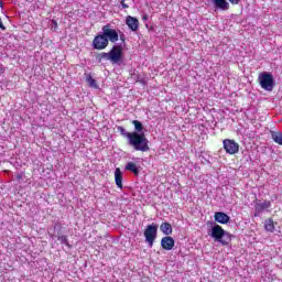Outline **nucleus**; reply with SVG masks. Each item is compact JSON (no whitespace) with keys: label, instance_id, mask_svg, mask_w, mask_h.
Returning <instances> with one entry per match:
<instances>
[{"label":"nucleus","instance_id":"nucleus-1","mask_svg":"<svg viewBox=\"0 0 282 282\" xmlns=\"http://www.w3.org/2000/svg\"><path fill=\"white\" fill-rule=\"evenodd\" d=\"M117 129L120 135H123V138H128L129 145L132 147L134 151H141V153H147L148 151H151V148L149 147V139H147L144 132H128L127 129H124V127L122 126H119Z\"/></svg>","mask_w":282,"mask_h":282},{"label":"nucleus","instance_id":"nucleus-2","mask_svg":"<svg viewBox=\"0 0 282 282\" xmlns=\"http://www.w3.org/2000/svg\"><path fill=\"white\" fill-rule=\"evenodd\" d=\"M212 237L216 241H219V243H221V246H228V243H230V241H232V239H231L232 235L226 232V230H224V228L219 225H215L212 228Z\"/></svg>","mask_w":282,"mask_h":282},{"label":"nucleus","instance_id":"nucleus-3","mask_svg":"<svg viewBox=\"0 0 282 282\" xmlns=\"http://www.w3.org/2000/svg\"><path fill=\"white\" fill-rule=\"evenodd\" d=\"M258 80L264 91H272V89H274V76L271 73H261Z\"/></svg>","mask_w":282,"mask_h":282},{"label":"nucleus","instance_id":"nucleus-4","mask_svg":"<svg viewBox=\"0 0 282 282\" xmlns=\"http://www.w3.org/2000/svg\"><path fill=\"white\" fill-rule=\"evenodd\" d=\"M143 235L148 246H150V248H153V243H155V239H158V225H148Z\"/></svg>","mask_w":282,"mask_h":282},{"label":"nucleus","instance_id":"nucleus-5","mask_svg":"<svg viewBox=\"0 0 282 282\" xmlns=\"http://www.w3.org/2000/svg\"><path fill=\"white\" fill-rule=\"evenodd\" d=\"M102 34L108 40V43H118V40L120 39V35H118V31H116L113 28H111V24L108 23L102 26Z\"/></svg>","mask_w":282,"mask_h":282},{"label":"nucleus","instance_id":"nucleus-6","mask_svg":"<svg viewBox=\"0 0 282 282\" xmlns=\"http://www.w3.org/2000/svg\"><path fill=\"white\" fill-rule=\"evenodd\" d=\"M109 46V40L105 36V33L97 34L93 40L94 50H106Z\"/></svg>","mask_w":282,"mask_h":282},{"label":"nucleus","instance_id":"nucleus-7","mask_svg":"<svg viewBox=\"0 0 282 282\" xmlns=\"http://www.w3.org/2000/svg\"><path fill=\"white\" fill-rule=\"evenodd\" d=\"M223 147H224L226 153H228L229 155H235V154L239 153V143H237L232 139H225L223 141Z\"/></svg>","mask_w":282,"mask_h":282},{"label":"nucleus","instance_id":"nucleus-8","mask_svg":"<svg viewBox=\"0 0 282 282\" xmlns=\"http://www.w3.org/2000/svg\"><path fill=\"white\" fill-rule=\"evenodd\" d=\"M109 61L111 63H120L122 61V46H112V48L109 51Z\"/></svg>","mask_w":282,"mask_h":282},{"label":"nucleus","instance_id":"nucleus-9","mask_svg":"<svg viewBox=\"0 0 282 282\" xmlns=\"http://www.w3.org/2000/svg\"><path fill=\"white\" fill-rule=\"evenodd\" d=\"M126 25H128L131 32H138V30H140V20L135 17L128 15L126 18Z\"/></svg>","mask_w":282,"mask_h":282},{"label":"nucleus","instance_id":"nucleus-10","mask_svg":"<svg viewBox=\"0 0 282 282\" xmlns=\"http://www.w3.org/2000/svg\"><path fill=\"white\" fill-rule=\"evenodd\" d=\"M161 248L163 250H173L175 248V239L171 236H165L161 239Z\"/></svg>","mask_w":282,"mask_h":282},{"label":"nucleus","instance_id":"nucleus-11","mask_svg":"<svg viewBox=\"0 0 282 282\" xmlns=\"http://www.w3.org/2000/svg\"><path fill=\"white\" fill-rule=\"evenodd\" d=\"M214 219L215 221H217V224H228L230 221V216H228L224 212H216L214 215Z\"/></svg>","mask_w":282,"mask_h":282},{"label":"nucleus","instance_id":"nucleus-12","mask_svg":"<svg viewBox=\"0 0 282 282\" xmlns=\"http://www.w3.org/2000/svg\"><path fill=\"white\" fill-rule=\"evenodd\" d=\"M161 232L165 235V237H170V235H173V226H171V223H162L160 226Z\"/></svg>","mask_w":282,"mask_h":282},{"label":"nucleus","instance_id":"nucleus-13","mask_svg":"<svg viewBox=\"0 0 282 282\" xmlns=\"http://www.w3.org/2000/svg\"><path fill=\"white\" fill-rule=\"evenodd\" d=\"M276 224L272 218H268L264 220V230H267V232H274L275 228H276Z\"/></svg>","mask_w":282,"mask_h":282},{"label":"nucleus","instance_id":"nucleus-14","mask_svg":"<svg viewBox=\"0 0 282 282\" xmlns=\"http://www.w3.org/2000/svg\"><path fill=\"white\" fill-rule=\"evenodd\" d=\"M214 6L219 10H230V3H228L226 0H214Z\"/></svg>","mask_w":282,"mask_h":282},{"label":"nucleus","instance_id":"nucleus-15","mask_svg":"<svg viewBox=\"0 0 282 282\" xmlns=\"http://www.w3.org/2000/svg\"><path fill=\"white\" fill-rule=\"evenodd\" d=\"M115 182H116V185L118 186V188H121L123 187L122 185V171H120V167H117L116 171H115Z\"/></svg>","mask_w":282,"mask_h":282},{"label":"nucleus","instance_id":"nucleus-16","mask_svg":"<svg viewBox=\"0 0 282 282\" xmlns=\"http://www.w3.org/2000/svg\"><path fill=\"white\" fill-rule=\"evenodd\" d=\"M271 139L275 144H280V147H282V132L271 131Z\"/></svg>","mask_w":282,"mask_h":282},{"label":"nucleus","instance_id":"nucleus-17","mask_svg":"<svg viewBox=\"0 0 282 282\" xmlns=\"http://www.w3.org/2000/svg\"><path fill=\"white\" fill-rule=\"evenodd\" d=\"M126 171H130L131 173H134V175H140V170L138 169V165L133 162H128L126 165Z\"/></svg>","mask_w":282,"mask_h":282},{"label":"nucleus","instance_id":"nucleus-18","mask_svg":"<svg viewBox=\"0 0 282 282\" xmlns=\"http://www.w3.org/2000/svg\"><path fill=\"white\" fill-rule=\"evenodd\" d=\"M57 239L67 248H72V245H69V238H67L65 235H61V231L57 232Z\"/></svg>","mask_w":282,"mask_h":282},{"label":"nucleus","instance_id":"nucleus-19","mask_svg":"<svg viewBox=\"0 0 282 282\" xmlns=\"http://www.w3.org/2000/svg\"><path fill=\"white\" fill-rule=\"evenodd\" d=\"M86 83H88L89 87H91L93 89H98V83L89 74L86 75Z\"/></svg>","mask_w":282,"mask_h":282},{"label":"nucleus","instance_id":"nucleus-20","mask_svg":"<svg viewBox=\"0 0 282 282\" xmlns=\"http://www.w3.org/2000/svg\"><path fill=\"white\" fill-rule=\"evenodd\" d=\"M268 208H270V200H264L263 203H258L256 205V210H259V212L265 210Z\"/></svg>","mask_w":282,"mask_h":282},{"label":"nucleus","instance_id":"nucleus-21","mask_svg":"<svg viewBox=\"0 0 282 282\" xmlns=\"http://www.w3.org/2000/svg\"><path fill=\"white\" fill-rule=\"evenodd\" d=\"M132 124L134 126L137 133H142V131H144V126L140 121L133 120Z\"/></svg>","mask_w":282,"mask_h":282},{"label":"nucleus","instance_id":"nucleus-22","mask_svg":"<svg viewBox=\"0 0 282 282\" xmlns=\"http://www.w3.org/2000/svg\"><path fill=\"white\" fill-rule=\"evenodd\" d=\"M99 58H106L107 61H109V53H101L99 55Z\"/></svg>","mask_w":282,"mask_h":282},{"label":"nucleus","instance_id":"nucleus-23","mask_svg":"<svg viewBox=\"0 0 282 282\" xmlns=\"http://www.w3.org/2000/svg\"><path fill=\"white\" fill-rule=\"evenodd\" d=\"M121 8H123L124 10H127L129 8V4L126 3V0H121Z\"/></svg>","mask_w":282,"mask_h":282},{"label":"nucleus","instance_id":"nucleus-24","mask_svg":"<svg viewBox=\"0 0 282 282\" xmlns=\"http://www.w3.org/2000/svg\"><path fill=\"white\" fill-rule=\"evenodd\" d=\"M54 230H56V228H58V230H62L63 226L59 224V223H56L54 226H53Z\"/></svg>","mask_w":282,"mask_h":282},{"label":"nucleus","instance_id":"nucleus-25","mask_svg":"<svg viewBox=\"0 0 282 282\" xmlns=\"http://www.w3.org/2000/svg\"><path fill=\"white\" fill-rule=\"evenodd\" d=\"M119 37H120V41H122V43H124L127 41L124 33H120Z\"/></svg>","mask_w":282,"mask_h":282},{"label":"nucleus","instance_id":"nucleus-26","mask_svg":"<svg viewBox=\"0 0 282 282\" xmlns=\"http://www.w3.org/2000/svg\"><path fill=\"white\" fill-rule=\"evenodd\" d=\"M239 1L240 0H229V3H231L232 6H239Z\"/></svg>","mask_w":282,"mask_h":282},{"label":"nucleus","instance_id":"nucleus-27","mask_svg":"<svg viewBox=\"0 0 282 282\" xmlns=\"http://www.w3.org/2000/svg\"><path fill=\"white\" fill-rule=\"evenodd\" d=\"M15 178L19 180V181H20V180H23V174H17V175H15Z\"/></svg>","mask_w":282,"mask_h":282},{"label":"nucleus","instance_id":"nucleus-28","mask_svg":"<svg viewBox=\"0 0 282 282\" xmlns=\"http://www.w3.org/2000/svg\"><path fill=\"white\" fill-rule=\"evenodd\" d=\"M48 236L51 237V239H56V236H54V234L48 232Z\"/></svg>","mask_w":282,"mask_h":282},{"label":"nucleus","instance_id":"nucleus-29","mask_svg":"<svg viewBox=\"0 0 282 282\" xmlns=\"http://www.w3.org/2000/svg\"><path fill=\"white\" fill-rule=\"evenodd\" d=\"M6 69L0 68V74H4Z\"/></svg>","mask_w":282,"mask_h":282},{"label":"nucleus","instance_id":"nucleus-30","mask_svg":"<svg viewBox=\"0 0 282 282\" xmlns=\"http://www.w3.org/2000/svg\"><path fill=\"white\" fill-rule=\"evenodd\" d=\"M147 19H149L148 15H143V21H147Z\"/></svg>","mask_w":282,"mask_h":282},{"label":"nucleus","instance_id":"nucleus-31","mask_svg":"<svg viewBox=\"0 0 282 282\" xmlns=\"http://www.w3.org/2000/svg\"><path fill=\"white\" fill-rule=\"evenodd\" d=\"M0 8H3V2L0 0Z\"/></svg>","mask_w":282,"mask_h":282}]
</instances>
